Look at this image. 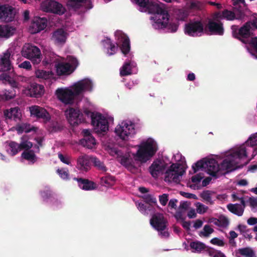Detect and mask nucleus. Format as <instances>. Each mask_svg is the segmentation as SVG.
<instances>
[{
  "label": "nucleus",
  "mask_w": 257,
  "mask_h": 257,
  "mask_svg": "<svg viewBox=\"0 0 257 257\" xmlns=\"http://www.w3.org/2000/svg\"><path fill=\"white\" fill-rule=\"evenodd\" d=\"M249 205L251 207L255 208L257 207V197H249L248 199Z\"/></svg>",
  "instance_id": "obj_64"
},
{
  "label": "nucleus",
  "mask_w": 257,
  "mask_h": 257,
  "mask_svg": "<svg viewBox=\"0 0 257 257\" xmlns=\"http://www.w3.org/2000/svg\"><path fill=\"white\" fill-rule=\"evenodd\" d=\"M203 176L201 174H196L191 178V181L193 183H198L200 182Z\"/></svg>",
  "instance_id": "obj_63"
},
{
  "label": "nucleus",
  "mask_w": 257,
  "mask_h": 257,
  "mask_svg": "<svg viewBox=\"0 0 257 257\" xmlns=\"http://www.w3.org/2000/svg\"><path fill=\"white\" fill-rule=\"evenodd\" d=\"M105 2H108L111 0H104ZM132 2L136 5L138 10L142 12L145 11V0H131Z\"/></svg>",
  "instance_id": "obj_53"
},
{
  "label": "nucleus",
  "mask_w": 257,
  "mask_h": 257,
  "mask_svg": "<svg viewBox=\"0 0 257 257\" xmlns=\"http://www.w3.org/2000/svg\"><path fill=\"white\" fill-rule=\"evenodd\" d=\"M246 144L250 147L257 145V133L251 135L246 142Z\"/></svg>",
  "instance_id": "obj_54"
},
{
  "label": "nucleus",
  "mask_w": 257,
  "mask_h": 257,
  "mask_svg": "<svg viewBox=\"0 0 257 257\" xmlns=\"http://www.w3.org/2000/svg\"><path fill=\"white\" fill-rule=\"evenodd\" d=\"M84 0H69L68 6L73 9H77Z\"/></svg>",
  "instance_id": "obj_57"
},
{
  "label": "nucleus",
  "mask_w": 257,
  "mask_h": 257,
  "mask_svg": "<svg viewBox=\"0 0 257 257\" xmlns=\"http://www.w3.org/2000/svg\"><path fill=\"white\" fill-rule=\"evenodd\" d=\"M139 190L140 192L143 194L142 196V197L143 198V200L141 201H136V204L137 207V208L138 210L141 212L142 213H144L145 212V206H144V202L145 201L143 199V194L145 193V188L144 187H141L139 188Z\"/></svg>",
  "instance_id": "obj_46"
},
{
  "label": "nucleus",
  "mask_w": 257,
  "mask_h": 257,
  "mask_svg": "<svg viewBox=\"0 0 257 257\" xmlns=\"http://www.w3.org/2000/svg\"><path fill=\"white\" fill-rule=\"evenodd\" d=\"M57 98L65 104L73 103L76 97L77 96L72 84L69 87L57 88L55 92Z\"/></svg>",
  "instance_id": "obj_10"
},
{
  "label": "nucleus",
  "mask_w": 257,
  "mask_h": 257,
  "mask_svg": "<svg viewBox=\"0 0 257 257\" xmlns=\"http://www.w3.org/2000/svg\"><path fill=\"white\" fill-rule=\"evenodd\" d=\"M47 25V20L45 18L35 17L33 18L29 27V31L32 34H35L43 30Z\"/></svg>",
  "instance_id": "obj_22"
},
{
  "label": "nucleus",
  "mask_w": 257,
  "mask_h": 257,
  "mask_svg": "<svg viewBox=\"0 0 257 257\" xmlns=\"http://www.w3.org/2000/svg\"><path fill=\"white\" fill-rule=\"evenodd\" d=\"M93 105L89 101L87 102L83 108L84 112L91 117V123L95 132L100 135L106 133L109 129V124L113 123V117L109 114H102L98 112H91Z\"/></svg>",
  "instance_id": "obj_2"
},
{
  "label": "nucleus",
  "mask_w": 257,
  "mask_h": 257,
  "mask_svg": "<svg viewBox=\"0 0 257 257\" xmlns=\"http://www.w3.org/2000/svg\"><path fill=\"white\" fill-rule=\"evenodd\" d=\"M103 46L106 49V52L108 55H111L115 53L117 48L113 45L110 39H106L103 41Z\"/></svg>",
  "instance_id": "obj_40"
},
{
  "label": "nucleus",
  "mask_w": 257,
  "mask_h": 257,
  "mask_svg": "<svg viewBox=\"0 0 257 257\" xmlns=\"http://www.w3.org/2000/svg\"><path fill=\"white\" fill-rule=\"evenodd\" d=\"M114 133L116 137L123 141H129L135 136V124L131 121L123 120L117 124Z\"/></svg>",
  "instance_id": "obj_5"
},
{
  "label": "nucleus",
  "mask_w": 257,
  "mask_h": 257,
  "mask_svg": "<svg viewBox=\"0 0 257 257\" xmlns=\"http://www.w3.org/2000/svg\"><path fill=\"white\" fill-rule=\"evenodd\" d=\"M72 85L77 96L86 92H90L94 88L93 82L87 78L77 81L73 83Z\"/></svg>",
  "instance_id": "obj_13"
},
{
  "label": "nucleus",
  "mask_w": 257,
  "mask_h": 257,
  "mask_svg": "<svg viewBox=\"0 0 257 257\" xmlns=\"http://www.w3.org/2000/svg\"><path fill=\"white\" fill-rule=\"evenodd\" d=\"M45 92L43 86L37 84L32 83L30 86L24 87L22 92L26 96L39 97L42 96Z\"/></svg>",
  "instance_id": "obj_20"
},
{
  "label": "nucleus",
  "mask_w": 257,
  "mask_h": 257,
  "mask_svg": "<svg viewBox=\"0 0 257 257\" xmlns=\"http://www.w3.org/2000/svg\"><path fill=\"white\" fill-rule=\"evenodd\" d=\"M136 66L134 63H126L120 69V74L121 76L130 75L133 72V68Z\"/></svg>",
  "instance_id": "obj_41"
},
{
  "label": "nucleus",
  "mask_w": 257,
  "mask_h": 257,
  "mask_svg": "<svg viewBox=\"0 0 257 257\" xmlns=\"http://www.w3.org/2000/svg\"><path fill=\"white\" fill-rule=\"evenodd\" d=\"M210 222L217 226L223 228L227 227L229 224V220L228 218L223 215H221L218 218H211L210 219Z\"/></svg>",
  "instance_id": "obj_36"
},
{
  "label": "nucleus",
  "mask_w": 257,
  "mask_h": 257,
  "mask_svg": "<svg viewBox=\"0 0 257 257\" xmlns=\"http://www.w3.org/2000/svg\"><path fill=\"white\" fill-rule=\"evenodd\" d=\"M176 18L180 21H185L188 17V12L184 9L178 10L176 12Z\"/></svg>",
  "instance_id": "obj_48"
},
{
  "label": "nucleus",
  "mask_w": 257,
  "mask_h": 257,
  "mask_svg": "<svg viewBox=\"0 0 257 257\" xmlns=\"http://www.w3.org/2000/svg\"><path fill=\"white\" fill-rule=\"evenodd\" d=\"M210 242L213 244L217 245L220 246H223L224 245V242L223 240L217 237H214L211 239Z\"/></svg>",
  "instance_id": "obj_61"
},
{
  "label": "nucleus",
  "mask_w": 257,
  "mask_h": 257,
  "mask_svg": "<svg viewBox=\"0 0 257 257\" xmlns=\"http://www.w3.org/2000/svg\"><path fill=\"white\" fill-rule=\"evenodd\" d=\"M57 173L61 179L63 180H67L69 179L68 170L66 169H58L57 170Z\"/></svg>",
  "instance_id": "obj_55"
},
{
  "label": "nucleus",
  "mask_w": 257,
  "mask_h": 257,
  "mask_svg": "<svg viewBox=\"0 0 257 257\" xmlns=\"http://www.w3.org/2000/svg\"><path fill=\"white\" fill-rule=\"evenodd\" d=\"M41 9L45 12H52L58 15H62L65 12L63 6L55 1L46 0L41 4Z\"/></svg>",
  "instance_id": "obj_15"
},
{
  "label": "nucleus",
  "mask_w": 257,
  "mask_h": 257,
  "mask_svg": "<svg viewBox=\"0 0 257 257\" xmlns=\"http://www.w3.org/2000/svg\"><path fill=\"white\" fill-rule=\"evenodd\" d=\"M18 67L27 70H30L32 68V65L30 62L28 61H25L21 64H19L18 65Z\"/></svg>",
  "instance_id": "obj_62"
},
{
  "label": "nucleus",
  "mask_w": 257,
  "mask_h": 257,
  "mask_svg": "<svg viewBox=\"0 0 257 257\" xmlns=\"http://www.w3.org/2000/svg\"><path fill=\"white\" fill-rule=\"evenodd\" d=\"M20 146L21 149L29 150L32 147V143L29 141L26 137H23Z\"/></svg>",
  "instance_id": "obj_52"
},
{
  "label": "nucleus",
  "mask_w": 257,
  "mask_h": 257,
  "mask_svg": "<svg viewBox=\"0 0 257 257\" xmlns=\"http://www.w3.org/2000/svg\"><path fill=\"white\" fill-rule=\"evenodd\" d=\"M150 224L152 226L158 231H163L166 229L168 221L163 214L154 213L151 219Z\"/></svg>",
  "instance_id": "obj_19"
},
{
  "label": "nucleus",
  "mask_w": 257,
  "mask_h": 257,
  "mask_svg": "<svg viewBox=\"0 0 257 257\" xmlns=\"http://www.w3.org/2000/svg\"><path fill=\"white\" fill-rule=\"evenodd\" d=\"M115 37L118 41V43L120 44V48L122 53L126 55L130 51V40L122 32L117 31L115 33Z\"/></svg>",
  "instance_id": "obj_23"
},
{
  "label": "nucleus",
  "mask_w": 257,
  "mask_h": 257,
  "mask_svg": "<svg viewBox=\"0 0 257 257\" xmlns=\"http://www.w3.org/2000/svg\"><path fill=\"white\" fill-rule=\"evenodd\" d=\"M0 80L4 83H8L13 88H19V84L6 74L3 73L0 75Z\"/></svg>",
  "instance_id": "obj_42"
},
{
  "label": "nucleus",
  "mask_w": 257,
  "mask_h": 257,
  "mask_svg": "<svg viewBox=\"0 0 257 257\" xmlns=\"http://www.w3.org/2000/svg\"><path fill=\"white\" fill-rule=\"evenodd\" d=\"M236 253L244 257H254L255 256L254 251L249 247L239 248Z\"/></svg>",
  "instance_id": "obj_44"
},
{
  "label": "nucleus",
  "mask_w": 257,
  "mask_h": 257,
  "mask_svg": "<svg viewBox=\"0 0 257 257\" xmlns=\"http://www.w3.org/2000/svg\"><path fill=\"white\" fill-rule=\"evenodd\" d=\"M105 150L111 156L115 158H119L120 163L124 166H127L131 163V160L138 164H141L145 162V143L132 147L128 152V158L121 156V153L115 148L107 146Z\"/></svg>",
  "instance_id": "obj_3"
},
{
  "label": "nucleus",
  "mask_w": 257,
  "mask_h": 257,
  "mask_svg": "<svg viewBox=\"0 0 257 257\" xmlns=\"http://www.w3.org/2000/svg\"><path fill=\"white\" fill-rule=\"evenodd\" d=\"M223 17L224 19L228 21H233L234 20H243L246 16L243 9L239 10L237 9L233 8V11H229L228 10H224L222 11Z\"/></svg>",
  "instance_id": "obj_26"
},
{
  "label": "nucleus",
  "mask_w": 257,
  "mask_h": 257,
  "mask_svg": "<svg viewBox=\"0 0 257 257\" xmlns=\"http://www.w3.org/2000/svg\"><path fill=\"white\" fill-rule=\"evenodd\" d=\"M185 170L179 164H172L165 172L164 181L179 184Z\"/></svg>",
  "instance_id": "obj_9"
},
{
  "label": "nucleus",
  "mask_w": 257,
  "mask_h": 257,
  "mask_svg": "<svg viewBox=\"0 0 257 257\" xmlns=\"http://www.w3.org/2000/svg\"><path fill=\"white\" fill-rule=\"evenodd\" d=\"M247 157L246 150L245 147H241L231 153L230 158L224 159L220 164V168L227 171V172L234 170L238 167L236 165L238 162L236 159H241Z\"/></svg>",
  "instance_id": "obj_6"
},
{
  "label": "nucleus",
  "mask_w": 257,
  "mask_h": 257,
  "mask_svg": "<svg viewBox=\"0 0 257 257\" xmlns=\"http://www.w3.org/2000/svg\"><path fill=\"white\" fill-rule=\"evenodd\" d=\"M232 5L234 6V8L241 10L243 9L244 12L246 9L245 5L244 0H232Z\"/></svg>",
  "instance_id": "obj_50"
},
{
  "label": "nucleus",
  "mask_w": 257,
  "mask_h": 257,
  "mask_svg": "<svg viewBox=\"0 0 257 257\" xmlns=\"http://www.w3.org/2000/svg\"><path fill=\"white\" fill-rule=\"evenodd\" d=\"M185 33L191 37L201 36L205 33V28L200 21L190 22L185 25Z\"/></svg>",
  "instance_id": "obj_14"
},
{
  "label": "nucleus",
  "mask_w": 257,
  "mask_h": 257,
  "mask_svg": "<svg viewBox=\"0 0 257 257\" xmlns=\"http://www.w3.org/2000/svg\"><path fill=\"white\" fill-rule=\"evenodd\" d=\"M231 29L232 37L245 44L249 42V38L253 35V29L250 22H246L240 28L237 25H232Z\"/></svg>",
  "instance_id": "obj_7"
},
{
  "label": "nucleus",
  "mask_w": 257,
  "mask_h": 257,
  "mask_svg": "<svg viewBox=\"0 0 257 257\" xmlns=\"http://www.w3.org/2000/svg\"><path fill=\"white\" fill-rule=\"evenodd\" d=\"M248 44L247 49L248 52L257 59V37H251Z\"/></svg>",
  "instance_id": "obj_37"
},
{
  "label": "nucleus",
  "mask_w": 257,
  "mask_h": 257,
  "mask_svg": "<svg viewBox=\"0 0 257 257\" xmlns=\"http://www.w3.org/2000/svg\"><path fill=\"white\" fill-rule=\"evenodd\" d=\"M58 158L62 163L68 165H71V159L70 157L68 156H63L61 154H58Z\"/></svg>",
  "instance_id": "obj_59"
},
{
  "label": "nucleus",
  "mask_w": 257,
  "mask_h": 257,
  "mask_svg": "<svg viewBox=\"0 0 257 257\" xmlns=\"http://www.w3.org/2000/svg\"><path fill=\"white\" fill-rule=\"evenodd\" d=\"M38 130V128L37 127L27 123L19 124L15 127L12 128V130H16L19 134H21L23 132L30 133L32 131L36 132Z\"/></svg>",
  "instance_id": "obj_34"
},
{
  "label": "nucleus",
  "mask_w": 257,
  "mask_h": 257,
  "mask_svg": "<svg viewBox=\"0 0 257 257\" xmlns=\"http://www.w3.org/2000/svg\"><path fill=\"white\" fill-rule=\"evenodd\" d=\"M194 173H196L199 169H206V172L210 175L217 177V173L219 170V166L217 161L214 159H209L206 161L200 160L192 165Z\"/></svg>",
  "instance_id": "obj_8"
},
{
  "label": "nucleus",
  "mask_w": 257,
  "mask_h": 257,
  "mask_svg": "<svg viewBox=\"0 0 257 257\" xmlns=\"http://www.w3.org/2000/svg\"><path fill=\"white\" fill-rule=\"evenodd\" d=\"M21 54L25 58L32 61L34 64H38L41 61V54L40 49L36 46L30 44H26L21 50Z\"/></svg>",
  "instance_id": "obj_11"
},
{
  "label": "nucleus",
  "mask_w": 257,
  "mask_h": 257,
  "mask_svg": "<svg viewBox=\"0 0 257 257\" xmlns=\"http://www.w3.org/2000/svg\"><path fill=\"white\" fill-rule=\"evenodd\" d=\"M35 75L37 78L45 80L54 78V73L52 71L42 69L36 70Z\"/></svg>",
  "instance_id": "obj_39"
},
{
  "label": "nucleus",
  "mask_w": 257,
  "mask_h": 257,
  "mask_svg": "<svg viewBox=\"0 0 257 257\" xmlns=\"http://www.w3.org/2000/svg\"><path fill=\"white\" fill-rule=\"evenodd\" d=\"M224 29L223 24L221 21L209 20L205 27V34L222 36L224 34Z\"/></svg>",
  "instance_id": "obj_18"
},
{
  "label": "nucleus",
  "mask_w": 257,
  "mask_h": 257,
  "mask_svg": "<svg viewBox=\"0 0 257 257\" xmlns=\"http://www.w3.org/2000/svg\"><path fill=\"white\" fill-rule=\"evenodd\" d=\"M91 156L82 154L77 159L76 167L79 170L87 172L91 167Z\"/></svg>",
  "instance_id": "obj_27"
},
{
  "label": "nucleus",
  "mask_w": 257,
  "mask_h": 257,
  "mask_svg": "<svg viewBox=\"0 0 257 257\" xmlns=\"http://www.w3.org/2000/svg\"><path fill=\"white\" fill-rule=\"evenodd\" d=\"M16 28L11 25H0V37L9 38L13 35Z\"/></svg>",
  "instance_id": "obj_33"
},
{
  "label": "nucleus",
  "mask_w": 257,
  "mask_h": 257,
  "mask_svg": "<svg viewBox=\"0 0 257 257\" xmlns=\"http://www.w3.org/2000/svg\"><path fill=\"white\" fill-rule=\"evenodd\" d=\"M14 53L12 48L9 49L0 59V71H9L12 68L11 59Z\"/></svg>",
  "instance_id": "obj_25"
},
{
  "label": "nucleus",
  "mask_w": 257,
  "mask_h": 257,
  "mask_svg": "<svg viewBox=\"0 0 257 257\" xmlns=\"http://www.w3.org/2000/svg\"><path fill=\"white\" fill-rule=\"evenodd\" d=\"M157 199L153 196L150 194H146V205L149 204L150 205H157ZM147 209V206L146 205V210Z\"/></svg>",
  "instance_id": "obj_56"
},
{
  "label": "nucleus",
  "mask_w": 257,
  "mask_h": 257,
  "mask_svg": "<svg viewBox=\"0 0 257 257\" xmlns=\"http://www.w3.org/2000/svg\"><path fill=\"white\" fill-rule=\"evenodd\" d=\"M147 12L153 15L150 19L154 29H167L168 32L172 33L177 31L178 25L175 23H169L170 15L168 11L157 3L146 0V12Z\"/></svg>",
  "instance_id": "obj_1"
},
{
  "label": "nucleus",
  "mask_w": 257,
  "mask_h": 257,
  "mask_svg": "<svg viewBox=\"0 0 257 257\" xmlns=\"http://www.w3.org/2000/svg\"><path fill=\"white\" fill-rule=\"evenodd\" d=\"M158 150L157 144L152 138L146 140V162L150 160Z\"/></svg>",
  "instance_id": "obj_29"
},
{
  "label": "nucleus",
  "mask_w": 257,
  "mask_h": 257,
  "mask_svg": "<svg viewBox=\"0 0 257 257\" xmlns=\"http://www.w3.org/2000/svg\"><path fill=\"white\" fill-rule=\"evenodd\" d=\"M74 179L78 182L80 188L87 191L94 190L97 187V185L91 181L81 178L77 179L74 178Z\"/></svg>",
  "instance_id": "obj_32"
},
{
  "label": "nucleus",
  "mask_w": 257,
  "mask_h": 257,
  "mask_svg": "<svg viewBox=\"0 0 257 257\" xmlns=\"http://www.w3.org/2000/svg\"><path fill=\"white\" fill-rule=\"evenodd\" d=\"M214 193L210 190L203 191L200 194V197L206 202L209 203L210 204H213L214 201L212 200V196Z\"/></svg>",
  "instance_id": "obj_45"
},
{
  "label": "nucleus",
  "mask_w": 257,
  "mask_h": 257,
  "mask_svg": "<svg viewBox=\"0 0 257 257\" xmlns=\"http://www.w3.org/2000/svg\"><path fill=\"white\" fill-rule=\"evenodd\" d=\"M228 210L231 213L238 216H241L242 215L244 209L242 206L239 204H229L227 206Z\"/></svg>",
  "instance_id": "obj_38"
},
{
  "label": "nucleus",
  "mask_w": 257,
  "mask_h": 257,
  "mask_svg": "<svg viewBox=\"0 0 257 257\" xmlns=\"http://www.w3.org/2000/svg\"><path fill=\"white\" fill-rule=\"evenodd\" d=\"M190 247L193 249V252H199L203 250H206L211 257H226L220 250L208 247L204 243L198 241L191 242Z\"/></svg>",
  "instance_id": "obj_12"
},
{
  "label": "nucleus",
  "mask_w": 257,
  "mask_h": 257,
  "mask_svg": "<svg viewBox=\"0 0 257 257\" xmlns=\"http://www.w3.org/2000/svg\"><path fill=\"white\" fill-rule=\"evenodd\" d=\"M16 10L13 7L5 5H0V20L6 22L13 21L16 14Z\"/></svg>",
  "instance_id": "obj_21"
},
{
  "label": "nucleus",
  "mask_w": 257,
  "mask_h": 257,
  "mask_svg": "<svg viewBox=\"0 0 257 257\" xmlns=\"http://www.w3.org/2000/svg\"><path fill=\"white\" fill-rule=\"evenodd\" d=\"M1 96L3 99L6 100H9L15 97L16 96V92L15 90H5L3 91Z\"/></svg>",
  "instance_id": "obj_47"
},
{
  "label": "nucleus",
  "mask_w": 257,
  "mask_h": 257,
  "mask_svg": "<svg viewBox=\"0 0 257 257\" xmlns=\"http://www.w3.org/2000/svg\"><path fill=\"white\" fill-rule=\"evenodd\" d=\"M4 114L6 118L16 121L20 120L22 118V113L18 107L6 109L4 112Z\"/></svg>",
  "instance_id": "obj_31"
},
{
  "label": "nucleus",
  "mask_w": 257,
  "mask_h": 257,
  "mask_svg": "<svg viewBox=\"0 0 257 257\" xmlns=\"http://www.w3.org/2000/svg\"><path fill=\"white\" fill-rule=\"evenodd\" d=\"M196 206L197 213L200 214L205 213L208 209L207 206L200 202L197 203Z\"/></svg>",
  "instance_id": "obj_58"
},
{
  "label": "nucleus",
  "mask_w": 257,
  "mask_h": 257,
  "mask_svg": "<svg viewBox=\"0 0 257 257\" xmlns=\"http://www.w3.org/2000/svg\"><path fill=\"white\" fill-rule=\"evenodd\" d=\"M31 115L37 118H42L45 122L50 119V115L47 111L38 105H33L29 107Z\"/></svg>",
  "instance_id": "obj_28"
},
{
  "label": "nucleus",
  "mask_w": 257,
  "mask_h": 257,
  "mask_svg": "<svg viewBox=\"0 0 257 257\" xmlns=\"http://www.w3.org/2000/svg\"><path fill=\"white\" fill-rule=\"evenodd\" d=\"M91 162L93 163L94 165L99 170L103 171H106V168L103 163L96 157L91 156Z\"/></svg>",
  "instance_id": "obj_51"
},
{
  "label": "nucleus",
  "mask_w": 257,
  "mask_h": 257,
  "mask_svg": "<svg viewBox=\"0 0 257 257\" xmlns=\"http://www.w3.org/2000/svg\"><path fill=\"white\" fill-rule=\"evenodd\" d=\"M46 64L55 62L56 72L58 75H67L71 74L79 65L78 60L73 56H67L65 59L55 57V59L45 60Z\"/></svg>",
  "instance_id": "obj_4"
},
{
  "label": "nucleus",
  "mask_w": 257,
  "mask_h": 257,
  "mask_svg": "<svg viewBox=\"0 0 257 257\" xmlns=\"http://www.w3.org/2000/svg\"><path fill=\"white\" fill-rule=\"evenodd\" d=\"M167 167V164L163 160L156 159L154 161L149 168V172L154 178L165 173Z\"/></svg>",
  "instance_id": "obj_16"
},
{
  "label": "nucleus",
  "mask_w": 257,
  "mask_h": 257,
  "mask_svg": "<svg viewBox=\"0 0 257 257\" xmlns=\"http://www.w3.org/2000/svg\"><path fill=\"white\" fill-rule=\"evenodd\" d=\"M67 33L63 29L55 31L52 36V41L57 45H63L66 41Z\"/></svg>",
  "instance_id": "obj_30"
},
{
  "label": "nucleus",
  "mask_w": 257,
  "mask_h": 257,
  "mask_svg": "<svg viewBox=\"0 0 257 257\" xmlns=\"http://www.w3.org/2000/svg\"><path fill=\"white\" fill-rule=\"evenodd\" d=\"M5 149L8 154L13 156L20 151L21 147L18 144L14 142H7L5 144Z\"/></svg>",
  "instance_id": "obj_35"
},
{
  "label": "nucleus",
  "mask_w": 257,
  "mask_h": 257,
  "mask_svg": "<svg viewBox=\"0 0 257 257\" xmlns=\"http://www.w3.org/2000/svg\"><path fill=\"white\" fill-rule=\"evenodd\" d=\"M214 232V229L212 228L209 225H204L203 230L199 233L200 236L204 237H208L210 234Z\"/></svg>",
  "instance_id": "obj_49"
},
{
  "label": "nucleus",
  "mask_w": 257,
  "mask_h": 257,
  "mask_svg": "<svg viewBox=\"0 0 257 257\" xmlns=\"http://www.w3.org/2000/svg\"><path fill=\"white\" fill-rule=\"evenodd\" d=\"M82 133L83 138L80 140V144L88 149H96L97 143L90 132L87 130H84Z\"/></svg>",
  "instance_id": "obj_24"
},
{
  "label": "nucleus",
  "mask_w": 257,
  "mask_h": 257,
  "mask_svg": "<svg viewBox=\"0 0 257 257\" xmlns=\"http://www.w3.org/2000/svg\"><path fill=\"white\" fill-rule=\"evenodd\" d=\"M22 157L30 163H34L37 160V158L34 153L29 150H25L22 154Z\"/></svg>",
  "instance_id": "obj_43"
},
{
  "label": "nucleus",
  "mask_w": 257,
  "mask_h": 257,
  "mask_svg": "<svg viewBox=\"0 0 257 257\" xmlns=\"http://www.w3.org/2000/svg\"><path fill=\"white\" fill-rule=\"evenodd\" d=\"M159 201L161 204L163 206H165L168 201V194H163L162 195H160Z\"/></svg>",
  "instance_id": "obj_60"
},
{
  "label": "nucleus",
  "mask_w": 257,
  "mask_h": 257,
  "mask_svg": "<svg viewBox=\"0 0 257 257\" xmlns=\"http://www.w3.org/2000/svg\"><path fill=\"white\" fill-rule=\"evenodd\" d=\"M66 117L71 125H76L81 123L83 120L82 114L79 109L69 107L65 111Z\"/></svg>",
  "instance_id": "obj_17"
}]
</instances>
